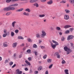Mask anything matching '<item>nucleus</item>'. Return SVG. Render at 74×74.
Segmentation results:
<instances>
[{"label": "nucleus", "mask_w": 74, "mask_h": 74, "mask_svg": "<svg viewBox=\"0 0 74 74\" xmlns=\"http://www.w3.org/2000/svg\"><path fill=\"white\" fill-rule=\"evenodd\" d=\"M17 6H18V4L15 3L14 4L10 5L9 7H6L4 8L3 10L4 11H10V10H15V8L14 7H17Z\"/></svg>", "instance_id": "nucleus-1"}, {"label": "nucleus", "mask_w": 74, "mask_h": 74, "mask_svg": "<svg viewBox=\"0 0 74 74\" xmlns=\"http://www.w3.org/2000/svg\"><path fill=\"white\" fill-rule=\"evenodd\" d=\"M42 34L41 35V37L42 38H44L47 34L46 32L44 30H42Z\"/></svg>", "instance_id": "nucleus-2"}, {"label": "nucleus", "mask_w": 74, "mask_h": 74, "mask_svg": "<svg viewBox=\"0 0 74 74\" xmlns=\"http://www.w3.org/2000/svg\"><path fill=\"white\" fill-rule=\"evenodd\" d=\"M54 56H57V58H60V56L59 54V52H56L54 54Z\"/></svg>", "instance_id": "nucleus-3"}, {"label": "nucleus", "mask_w": 74, "mask_h": 74, "mask_svg": "<svg viewBox=\"0 0 74 74\" xmlns=\"http://www.w3.org/2000/svg\"><path fill=\"white\" fill-rule=\"evenodd\" d=\"M19 0H6V3H10L12 1V2H16L19 1Z\"/></svg>", "instance_id": "nucleus-4"}, {"label": "nucleus", "mask_w": 74, "mask_h": 74, "mask_svg": "<svg viewBox=\"0 0 74 74\" xmlns=\"http://www.w3.org/2000/svg\"><path fill=\"white\" fill-rule=\"evenodd\" d=\"M16 74H22V71H20L19 69H17L16 70Z\"/></svg>", "instance_id": "nucleus-5"}, {"label": "nucleus", "mask_w": 74, "mask_h": 74, "mask_svg": "<svg viewBox=\"0 0 74 74\" xmlns=\"http://www.w3.org/2000/svg\"><path fill=\"white\" fill-rule=\"evenodd\" d=\"M25 63L27 64H24V66H27V65H29V66H31V64L27 60H25Z\"/></svg>", "instance_id": "nucleus-6"}, {"label": "nucleus", "mask_w": 74, "mask_h": 74, "mask_svg": "<svg viewBox=\"0 0 74 74\" xmlns=\"http://www.w3.org/2000/svg\"><path fill=\"white\" fill-rule=\"evenodd\" d=\"M68 38H67V40H70V39L71 40L73 39L74 38V36L73 35H69L68 36Z\"/></svg>", "instance_id": "nucleus-7"}, {"label": "nucleus", "mask_w": 74, "mask_h": 74, "mask_svg": "<svg viewBox=\"0 0 74 74\" xmlns=\"http://www.w3.org/2000/svg\"><path fill=\"white\" fill-rule=\"evenodd\" d=\"M64 19L65 20H68L69 19V16L67 15H65L64 16Z\"/></svg>", "instance_id": "nucleus-8"}, {"label": "nucleus", "mask_w": 74, "mask_h": 74, "mask_svg": "<svg viewBox=\"0 0 74 74\" xmlns=\"http://www.w3.org/2000/svg\"><path fill=\"white\" fill-rule=\"evenodd\" d=\"M72 51L73 50L71 49H68L66 54L69 55V54H70V53H71V52H72Z\"/></svg>", "instance_id": "nucleus-9"}, {"label": "nucleus", "mask_w": 74, "mask_h": 74, "mask_svg": "<svg viewBox=\"0 0 74 74\" xmlns=\"http://www.w3.org/2000/svg\"><path fill=\"white\" fill-rule=\"evenodd\" d=\"M52 3H53V1H52V0H50L47 2V3L48 4H49V5H51V4H52Z\"/></svg>", "instance_id": "nucleus-10"}, {"label": "nucleus", "mask_w": 74, "mask_h": 74, "mask_svg": "<svg viewBox=\"0 0 74 74\" xmlns=\"http://www.w3.org/2000/svg\"><path fill=\"white\" fill-rule=\"evenodd\" d=\"M51 45L52 48L53 49H55V48L56 47V45H55V44L53 45V43H52V42L51 43Z\"/></svg>", "instance_id": "nucleus-11"}, {"label": "nucleus", "mask_w": 74, "mask_h": 74, "mask_svg": "<svg viewBox=\"0 0 74 74\" xmlns=\"http://www.w3.org/2000/svg\"><path fill=\"white\" fill-rule=\"evenodd\" d=\"M7 42H5L3 44V45L4 47H8V45L7 44Z\"/></svg>", "instance_id": "nucleus-12"}, {"label": "nucleus", "mask_w": 74, "mask_h": 74, "mask_svg": "<svg viewBox=\"0 0 74 74\" xmlns=\"http://www.w3.org/2000/svg\"><path fill=\"white\" fill-rule=\"evenodd\" d=\"M23 8H21L20 9H17L16 10V12H21V11H22L23 10Z\"/></svg>", "instance_id": "nucleus-13"}, {"label": "nucleus", "mask_w": 74, "mask_h": 74, "mask_svg": "<svg viewBox=\"0 0 74 74\" xmlns=\"http://www.w3.org/2000/svg\"><path fill=\"white\" fill-rule=\"evenodd\" d=\"M37 1H38V0H30L29 2L31 3H35V2H36Z\"/></svg>", "instance_id": "nucleus-14"}, {"label": "nucleus", "mask_w": 74, "mask_h": 74, "mask_svg": "<svg viewBox=\"0 0 74 74\" xmlns=\"http://www.w3.org/2000/svg\"><path fill=\"white\" fill-rule=\"evenodd\" d=\"M17 45V42H15L13 44L12 46L13 48H15Z\"/></svg>", "instance_id": "nucleus-15"}, {"label": "nucleus", "mask_w": 74, "mask_h": 74, "mask_svg": "<svg viewBox=\"0 0 74 74\" xmlns=\"http://www.w3.org/2000/svg\"><path fill=\"white\" fill-rule=\"evenodd\" d=\"M64 49L65 51H66L67 52L68 51V49H69V48H68L67 47L65 46L64 47Z\"/></svg>", "instance_id": "nucleus-16"}, {"label": "nucleus", "mask_w": 74, "mask_h": 74, "mask_svg": "<svg viewBox=\"0 0 74 74\" xmlns=\"http://www.w3.org/2000/svg\"><path fill=\"white\" fill-rule=\"evenodd\" d=\"M15 23H16V21H14L12 23V26L13 27H15Z\"/></svg>", "instance_id": "nucleus-17"}, {"label": "nucleus", "mask_w": 74, "mask_h": 74, "mask_svg": "<svg viewBox=\"0 0 74 74\" xmlns=\"http://www.w3.org/2000/svg\"><path fill=\"white\" fill-rule=\"evenodd\" d=\"M64 72L65 74H69V70L68 69H65L64 70Z\"/></svg>", "instance_id": "nucleus-18"}, {"label": "nucleus", "mask_w": 74, "mask_h": 74, "mask_svg": "<svg viewBox=\"0 0 74 74\" xmlns=\"http://www.w3.org/2000/svg\"><path fill=\"white\" fill-rule=\"evenodd\" d=\"M12 13V12H8L5 15H7V16H8L10 15V14H11V13Z\"/></svg>", "instance_id": "nucleus-19"}, {"label": "nucleus", "mask_w": 74, "mask_h": 74, "mask_svg": "<svg viewBox=\"0 0 74 74\" xmlns=\"http://www.w3.org/2000/svg\"><path fill=\"white\" fill-rule=\"evenodd\" d=\"M71 27V26L70 25H66L64 26V28L66 29L67 28H69V27Z\"/></svg>", "instance_id": "nucleus-20"}, {"label": "nucleus", "mask_w": 74, "mask_h": 74, "mask_svg": "<svg viewBox=\"0 0 74 74\" xmlns=\"http://www.w3.org/2000/svg\"><path fill=\"white\" fill-rule=\"evenodd\" d=\"M60 3H66V1L62 0L60 2Z\"/></svg>", "instance_id": "nucleus-21"}, {"label": "nucleus", "mask_w": 74, "mask_h": 74, "mask_svg": "<svg viewBox=\"0 0 74 74\" xmlns=\"http://www.w3.org/2000/svg\"><path fill=\"white\" fill-rule=\"evenodd\" d=\"M42 66H40L38 69V71H40V70H42Z\"/></svg>", "instance_id": "nucleus-22"}, {"label": "nucleus", "mask_w": 74, "mask_h": 74, "mask_svg": "<svg viewBox=\"0 0 74 74\" xmlns=\"http://www.w3.org/2000/svg\"><path fill=\"white\" fill-rule=\"evenodd\" d=\"M27 40L28 42H32L33 40H32V39H30V38H28L27 39Z\"/></svg>", "instance_id": "nucleus-23"}, {"label": "nucleus", "mask_w": 74, "mask_h": 74, "mask_svg": "<svg viewBox=\"0 0 74 74\" xmlns=\"http://www.w3.org/2000/svg\"><path fill=\"white\" fill-rule=\"evenodd\" d=\"M25 11H27L28 12H30L31 11L30 10V9L29 8H27L25 10Z\"/></svg>", "instance_id": "nucleus-24"}, {"label": "nucleus", "mask_w": 74, "mask_h": 74, "mask_svg": "<svg viewBox=\"0 0 74 74\" xmlns=\"http://www.w3.org/2000/svg\"><path fill=\"white\" fill-rule=\"evenodd\" d=\"M18 39H20L23 40V39H24V38L21 36H19L18 37Z\"/></svg>", "instance_id": "nucleus-25"}, {"label": "nucleus", "mask_w": 74, "mask_h": 74, "mask_svg": "<svg viewBox=\"0 0 74 74\" xmlns=\"http://www.w3.org/2000/svg\"><path fill=\"white\" fill-rule=\"evenodd\" d=\"M47 62L48 63H51L52 62V60L50 59H48Z\"/></svg>", "instance_id": "nucleus-26"}, {"label": "nucleus", "mask_w": 74, "mask_h": 74, "mask_svg": "<svg viewBox=\"0 0 74 74\" xmlns=\"http://www.w3.org/2000/svg\"><path fill=\"white\" fill-rule=\"evenodd\" d=\"M34 6H36V7H38V4L37 3H35L34 4Z\"/></svg>", "instance_id": "nucleus-27"}, {"label": "nucleus", "mask_w": 74, "mask_h": 74, "mask_svg": "<svg viewBox=\"0 0 74 74\" xmlns=\"http://www.w3.org/2000/svg\"><path fill=\"white\" fill-rule=\"evenodd\" d=\"M36 37L37 38H40V34H37L36 35Z\"/></svg>", "instance_id": "nucleus-28"}, {"label": "nucleus", "mask_w": 74, "mask_h": 74, "mask_svg": "<svg viewBox=\"0 0 74 74\" xmlns=\"http://www.w3.org/2000/svg\"><path fill=\"white\" fill-rule=\"evenodd\" d=\"M39 16L40 18H42L45 16V14H40L39 15Z\"/></svg>", "instance_id": "nucleus-29"}, {"label": "nucleus", "mask_w": 74, "mask_h": 74, "mask_svg": "<svg viewBox=\"0 0 74 74\" xmlns=\"http://www.w3.org/2000/svg\"><path fill=\"white\" fill-rule=\"evenodd\" d=\"M26 52L29 53H32V52H31V50L30 49L27 50Z\"/></svg>", "instance_id": "nucleus-30"}, {"label": "nucleus", "mask_w": 74, "mask_h": 74, "mask_svg": "<svg viewBox=\"0 0 74 74\" xmlns=\"http://www.w3.org/2000/svg\"><path fill=\"white\" fill-rule=\"evenodd\" d=\"M70 33V30H67L65 32V33L66 34H69V33Z\"/></svg>", "instance_id": "nucleus-31"}, {"label": "nucleus", "mask_w": 74, "mask_h": 74, "mask_svg": "<svg viewBox=\"0 0 74 74\" xmlns=\"http://www.w3.org/2000/svg\"><path fill=\"white\" fill-rule=\"evenodd\" d=\"M56 29L57 30H60L61 29H60V28L59 27H56Z\"/></svg>", "instance_id": "nucleus-32"}, {"label": "nucleus", "mask_w": 74, "mask_h": 74, "mask_svg": "<svg viewBox=\"0 0 74 74\" xmlns=\"http://www.w3.org/2000/svg\"><path fill=\"white\" fill-rule=\"evenodd\" d=\"M7 35V33H6L5 34H4L3 35V37H6V36Z\"/></svg>", "instance_id": "nucleus-33"}, {"label": "nucleus", "mask_w": 74, "mask_h": 74, "mask_svg": "<svg viewBox=\"0 0 74 74\" xmlns=\"http://www.w3.org/2000/svg\"><path fill=\"white\" fill-rule=\"evenodd\" d=\"M65 11L66 13H69L70 12V10H68L67 9H66L65 10Z\"/></svg>", "instance_id": "nucleus-34"}, {"label": "nucleus", "mask_w": 74, "mask_h": 74, "mask_svg": "<svg viewBox=\"0 0 74 74\" xmlns=\"http://www.w3.org/2000/svg\"><path fill=\"white\" fill-rule=\"evenodd\" d=\"M11 36H14L15 34H14V32H11Z\"/></svg>", "instance_id": "nucleus-35"}, {"label": "nucleus", "mask_w": 74, "mask_h": 74, "mask_svg": "<svg viewBox=\"0 0 74 74\" xmlns=\"http://www.w3.org/2000/svg\"><path fill=\"white\" fill-rule=\"evenodd\" d=\"M52 66H53V64H51L49 67V69H51L52 67Z\"/></svg>", "instance_id": "nucleus-36"}, {"label": "nucleus", "mask_w": 74, "mask_h": 74, "mask_svg": "<svg viewBox=\"0 0 74 74\" xmlns=\"http://www.w3.org/2000/svg\"><path fill=\"white\" fill-rule=\"evenodd\" d=\"M33 46L34 48H37V45H36L35 44H34Z\"/></svg>", "instance_id": "nucleus-37"}, {"label": "nucleus", "mask_w": 74, "mask_h": 74, "mask_svg": "<svg viewBox=\"0 0 74 74\" xmlns=\"http://www.w3.org/2000/svg\"><path fill=\"white\" fill-rule=\"evenodd\" d=\"M66 63V61L64 60H63L62 62V63L63 64H64Z\"/></svg>", "instance_id": "nucleus-38"}, {"label": "nucleus", "mask_w": 74, "mask_h": 74, "mask_svg": "<svg viewBox=\"0 0 74 74\" xmlns=\"http://www.w3.org/2000/svg\"><path fill=\"white\" fill-rule=\"evenodd\" d=\"M13 62H10L9 63V64H10V66H12V64H13Z\"/></svg>", "instance_id": "nucleus-39"}, {"label": "nucleus", "mask_w": 74, "mask_h": 74, "mask_svg": "<svg viewBox=\"0 0 74 74\" xmlns=\"http://www.w3.org/2000/svg\"><path fill=\"white\" fill-rule=\"evenodd\" d=\"M47 57V55H45L44 56H43V59H46Z\"/></svg>", "instance_id": "nucleus-40"}, {"label": "nucleus", "mask_w": 74, "mask_h": 74, "mask_svg": "<svg viewBox=\"0 0 74 74\" xmlns=\"http://www.w3.org/2000/svg\"><path fill=\"white\" fill-rule=\"evenodd\" d=\"M15 32L16 33H18V32H19V30H18V29H16L15 31Z\"/></svg>", "instance_id": "nucleus-41"}, {"label": "nucleus", "mask_w": 74, "mask_h": 74, "mask_svg": "<svg viewBox=\"0 0 74 74\" xmlns=\"http://www.w3.org/2000/svg\"><path fill=\"white\" fill-rule=\"evenodd\" d=\"M70 31V32H72V31H73L74 30V28H72L69 29Z\"/></svg>", "instance_id": "nucleus-42"}, {"label": "nucleus", "mask_w": 74, "mask_h": 74, "mask_svg": "<svg viewBox=\"0 0 74 74\" xmlns=\"http://www.w3.org/2000/svg\"><path fill=\"white\" fill-rule=\"evenodd\" d=\"M64 37H62L61 38V41H64Z\"/></svg>", "instance_id": "nucleus-43"}, {"label": "nucleus", "mask_w": 74, "mask_h": 74, "mask_svg": "<svg viewBox=\"0 0 74 74\" xmlns=\"http://www.w3.org/2000/svg\"><path fill=\"white\" fill-rule=\"evenodd\" d=\"M36 56H37L38 55V53H37V51H35L34 52Z\"/></svg>", "instance_id": "nucleus-44"}, {"label": "nucleus", "mask_w": 74, "mask_h": 74, "mask_svg": "<svg viewBox=\"0 0 74 74\" xmlns=\"http://www.w3.org/2000/svg\"><path fill=\"white\" fill-rule=\"evenodd\" d=\"M8 62V60H6L5 61V64H6V63H7Z\"/></svg>", "instance_id": "nucleus-45"}, {"label": "nucleus", "mask_w": 74, "mask_h": 74, "mask_svg": "<svg viewBox=\"0 0 74 74\" xmlns=\"http://www.w3.org/2000/svg\"><path fill=\"white\" fill-rule=\"evenodd\" d=\"M28 60H29V61L32 60V58L31 57L28 58Z\"/></svg>", "instance_id": "nucleus-46"}, {"label": "nucleus", "mask_w": 74, "mask_h": 74, "mask_svg": "<svg viewBox=\"0 0 74 74\" xmlns=\"http://www.w3.org/2000/svg\"><path fill=\"white\" fill-rule=\"evenodd\" d=\"M47 0H40L42 2V3H44V2H45Z\"/></svg>", "instance_id": "nucleus-47"}, {"label": "nucleus", "mask_w": 74, "mask_h": 74, "mask_svg": "<svg viewBox=\"0 0 74 74\" xmlns=\"http://www.w3.org/2000/svg\"><path fill=\"white\" fill-rule=\"evenodd\" d=\"M40 48L42 49H44V48H45V46H40Z\"/></svg>", "instance_id": "nucleus-48"}, {"label": "nucleus", "mask_w": 74, "mask_h": 74, "mask_svg": "<svg viewBox=\"0 0 74 74\" xmlns=\"http://www.w3.org/2000/svg\"><path fill=\"white\" fill-rule=\"evenodd\" d=\"M52 42H53V43H54V44H56V41H55V40H52Z\"/></svg>", "instance_id": "nucleus-49"}, {"label": "nucleus", "mask_w": 74, "mask_h": 74, "mask_svg": "<svg viewBox=\"0 0 74 74\" xmlns=\"http://www.w3.org/2000/svg\"><path fill=\"white\" fill-rule=\"evenodd\" d=\"M16 66V64H14L12 66V68H14V67H15Z\"/></svg>", "instance_id": "nucleus-50"}, {"label": "nucleus", "mask_w": 74, "mask_h": 74, "mask_svg": "<svg viewBox=\"0 0 74 74\" xmlns=\"http://www.w3.org/2000/svg\"><path fill=\"white\" fill-rule=\"evenodd\" d=\"M54 29H55V28L53 27H51V30H53Z\"/></svg>", "instance_id": "nucleus-51"}, {"label": "nucleus", "mask_w": 74, "mask_h": 74, "mask_svg": "<svg viewBox=\"0 0 74 74\" xmlns=\"http://www.w3.org/2000/svg\"><path fill=\"white\" fill-rule=\"evenodd\" d=\"M71 44V47H73V43H70Z\"/></svg>", "instance_id": "nucleus-52"}, {"label": "nucleus", "mask_w": 74, "mask_h": 74, "mask_svg": "<svg viewBox=\"0 0 74 74\" xmlns=\"http://www.w3.org/2000/svg\"><path fill=\"white\" fill-rule=\"evenodd\" d=\"M33 73V71H32V70L31 69H30V71H29V73Z\"/></svg>", "instance_id": "nucleus-53"}, {"label": "nucleus", "mask_w": 74, "mask_h": 74, "mask_svg": "<svg viewBox=\"0 0 74 74\" xmlns=\"http://www.w3.org/2000/svg\"><path fill=\"white\" fill-rule=\"evenodd\" d=\"M55 44H55V45H56H56H59V43H58L57 42H56V43Z\"/></svg>", "instance_id": "nucleus-54"}, {"label": "nucleus", "mask_w": 74, "mask_h": 74, "mask_svg": "<svg viewBox=\"0 0 74 74\" xmlns=\"http://www.w3.org/2000/svg\"><path fill=\"white\" fill-rule=\"evenodd\" d=\"M22 54H21L19 56V58H21L22 57Z\"/></svg>", "instance_id": "nucleus-55"}, {"label": "nucleus", "mask_w": 74, "mask_h": 74, "mask_svg": "<svg viewBox=\"0 0 74 74\" xmlns=\"http://www.w3.org/2000/svg\"><path fill=\"white\" fill-rule=\"evenodd\" d=\"M74 0H71V3H74Z\"/></svg>", "instance_id": "nucleus-56"}, {"label": "nucleus", "mask_w": 74, "mask_h": 74, "mask_svg": "<svg viewBox=\"0 0 74 74\" xmlns=\"http://www.w3.org/2000/svg\"><path fill=\"white\" fill-rule=\"evenodd\" d=\"M49 73L48 71H47L45 72V74H48Z\"/></svg>", "instance_id": "nucleus-57"}, {"label": "nucleus", "mask_w": 74, "mask_h": 74, "mask_svg": "<svg viewBox=\"0 0 74 74\" xmlns=\"http://www.w3.org/2000/svg\"><path fill=\"white\" fill-rule=\"evenodd\" d=\"M25 71H27V70H28V68H25Z\"/></svg>", "instance_id": "nucleus-58"}, {"label": "nucleus", "mask_w": 74, "mask_h": 74, "mask_svg": "<svg viewBox=\"0 0 74 74\" xmlns=\"http://www.w3.org/2000/svg\"><path fill=\"white\" fill-rule=\"evenodd\" d=\"M26 14H27L26 12H24L23 13V15H24L26 16Z\"/></svg>", "instance_id": "nucleus-59"}, {"label": "nucleus", "mask_w": 74, "mask_h": 74, "mask_svg": "<svg viewBox=\"0 0 74 74\" xmlns=\"http://www.w3.org/2000/svg\"><path fill=\"white\" fill-rule=\"evenodd\" d=\"M59 34H60V36H61V35H62V33L61 32H60L59 33Z\"/></svg>", "instance_id": "nucleus-60"}, {"label": "nucleus", "mask_w": 74, "mask_h": 74, "mask_svg": "<svg viewBox=\"0 0 74 74\" xmlns=\"http://www.w3.org/2000/svg\"><path fill=\"white\" fill-rule=\"evenodd\" d=\"M29 13H26V16H29Z\"/></svg>", "instance_id": "nucleus-61"}, {"label": "nucleus", "mask_w": 74, "mask_h": 74, "mask_svg": "<svg viewBox=\"0 0 74 74\" xmlns=\"http://www.w3.org/2000/svg\"><path fill=\"white\" fill-rule=\"evenodd\" d=\"M4 32L5 33H7V31H6V30H5V29H4Z\"/></svg>", "instance_id": "nucleus-62"}, {"label": "nucleus", "mask_w": 74, "mask_h": 74, "mask_svg": "<svg viewBox=\"0 0 74 74\" xmlns=\"http://www.w3.org/2000/svg\"><path fill=\"white\" fill-rule=\"evenodd\" d=\"M24 45V44L23 43L21 45V47H23V45Z\"/></svg>", "instance_id": "nucleus-63"}, {"label": "nucleus", "mask_w": 74, "mask_h": 74, "mask_svg": "<svg viewBox=\"0 0 74 74\" xmlns=\"http://www.w3.org/2000/svg\"><path fill=\"white\" fill-rule=\"evenodd\" d=\"M16 56V53H14V57H15V56Z\"/></svg>", "instance_id": "nucleus-64"}]
</instances>
